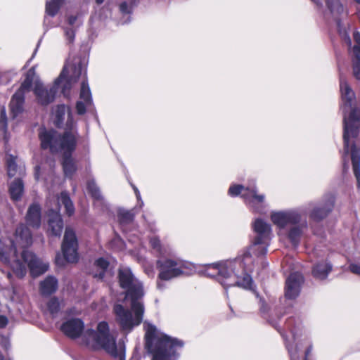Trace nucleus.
<instances>
[{
    "label": "nucleus",
    "instance_id": "nucleus-43",
    "mask_svg": "<svg viewBox=\"0 0 360 360\" xmlns=\"http://www.w3.org/2000/svg\"><path fill=\"white\" fill-rule=\"evenodd\" d=\"M60 8L58 4L51 0L46 5V12L49 15L53 17L58 13Z\"/></svg>",
    "mask_w": 360,
    "mask_h": 360
},
{
    "label": "nucleus",
    "instance_id": "nucleus-14",
    "mask_svg": "<svg viewBox=\"0 0 360 360\" xmlns=\"http://www.w3.org/2000/svg\"><path fill=\"white\" fill-rule=\"evenodd\" d=\"M271 221L280 229L287 225H297L301 221V215L295 211H281L271 214Z\"/></svg>",
    "mask_w": 360,
    "mask_h": 360
},
{
    "label": "nucleus",
    "instance_id": "nucleus-32",
    "mask_svg": "<svg viewBox=\"0 0 360 360\" xmlns=\"http://www.w3.org/2000/svg\"><path fill=\"white\" fill-rule=\"evenodd\" d=\"M79 99L85 101L89 105H93L91 92L87 79H83L81 83Z\"/></svg>",
    "mask_w": 360,
    "mask_h": 360
},
{
    "label": "nucleus",
    "instance_id": "nucleus-48",
    "mask_svg": "<svg viewBox=\"0 0 360 360\" xmlns=\"http://www.w3.org/2000/svg\"><path fill=\"white\" fill-rule=\"evenodd\" d=\"M64 131H70L76 134L77 143H78L79 134L76 129H74V121L71 116H69L65 124V128Z\"/></svg>",
    "mask_w": 360,
    "mask_h": 360
},
{
    "label": "nucleus",
    "instance_id": "nucleus-30",
    "mask_svg": "<svg viewBox=\"0 0 360 360\" xmlns=\"http://www.w3.org/2000/svg\"><path fill=\"white\" fill-rule=\"evenodd\" d=\"M24 192V184L21 179H15L10 185L8 193L11 199L14 202L21 200Z\"/></svg>",
    "mask_w": 360,
    "mask_h": 360
},
{
    "label": "nucleus",
    "instance_id": "nucleus-51",
    "mask_svg": "<svg viewBox=\"0 0 360 360\" xmlns=\"http://www.w3.org/2000/svg\"><path fill=\"white\" fill-rule=\"evenodd\" d=\"M7 129V116L4 109L0 112V130H6Z\"/></svg>",
    "mask_w": 360,
    "mask_h": 360
},
{
    "label": "nucleus",
    "instance_id": "nucleus-22",
    "mask_svg": "<svg viewBox=\"0 0 360 360\" xmlns=\"http://www.w3.org/2000/svg\"><path fill=\"white\" fill-rule=\"evenodd\" d=\"M144 295L143 290L135 288L133 292H130L129 295H125L126 299L130 300V311L134 315H143L144 306L141 301Z\"/></svg>",
    "mask_w": 360,
    "mask_h": 360
},
{
    "label": "nucleus",
    "instance_id": "nucleus-56",
    "mask_svg": "<svg viewBox=\"0 0 360 360\" xmlns=\"http://www.w3.org/2000/svg\"><path fill=\"white\" fill-rule=\"evenodd\" d=\"M349 269L352 274L360 276V265L352 263L349 265Z\"/></svg>",
    "mask_w": 360,
    "mask_h": 360
},
{
    "label": "nucleus",
    "instance_id": "nucleus-47",
    "mask_svg": "<svg viewBox=\"0 0 360 360\" xmlns=\"http://www.w3.org/2000/svg\"><path fill=\"white\" fill-rule=\"evenodd\" d=\"M64 79H65V82L62 86L61 93L65 97H69L70 95L72 84L75 82H73V81H70L68 78H65Z\"/></svg>",
    "mask_w": 360,
    "mask_h": 360
},
{
    "label": "nucleus",
    "instance_id": "nucleus-3",
    "mask_svg": "<svg viewBox=\"0 0 360 360\" xmlns=\"http://www.w3.org/2000/svg\"><path fill=\"white\" fill-rule=\"evenodd\" d=\"M84 343L94 349H103L114 358L125 360L124 347L117 349L115 338L110 333L108 323L101 321L98 323L96 330L87 329L83 336Z\"/></svg>",
    "mask_w": 360,
    "mask_h": 360
},
{
    "label": "nucleus",
    "instance_id": "nucleus-6",
    "mask_svg": "<svg viewBox=\"0 0 360 360\" xmlns=\"http://www.w3.org/2000/svg\"><path fill=\"white\" fill-rule=\"evenodd\" d=\"M360 134V108H352L348 117L343 120V145L345 153L349 151L350 139H356Z\"/></svg>",
    "mask_w": 360,
    "mask_h": 360
},
{
    "label": "nucleus",
    "instance_id": "nucleus-42",
    "mask_svg": "<svg viewBox=\"0 0 360 360\" xmlns=\"http://www.w3.org/2000/svg\"><path fill=\"white\" fill-rule=\"evenodd\" d=\"M6 167L8 176L11 178L17 173L18 165L16 164V158L10 155L6 160Z\"/></svg>",
    "mask_w": 360,
    "mask_h": 360
},
{
    "label": "nucleus",
    "instance_id": "nucleus-46",
    "mask_svg": "<svg viewBox=\"0 0 360 360\" xmlns=\"http://www.w3.org/2000/svg\"><path fill=\"white\" fill-rule=\"evenodd\" d=\"M113 312L115 315H131L130 310L125 308L121 304H115L113 307Z\"/></svg>",
    "mask_w": 360,
    "mask_h": 360
},
{
    "label": "nucleus",
    "instance_id": "nucleus-61",
    "mask_svg": "<svg viewBox=\"0 0 360 360\" xmlns=\"http://www.w3.org/2000/svg\"><path fill=\"white\" fill-rule=\"evenodd\" d=\"M8 323L7 316H0V328H3L6 326Z\"/></svg>",
    "mask_w": 360,
    "mask_h": 360
},
{
    "label": "nucleus",
    "instance_id": "nucleus-11",
    "mask_svg": "<svg viewBox=\"0 0 360 360\" xmlns=\"http://www.w3.org/2000/svg\"><path fill=\"white\" fill-rule=\"evenodd\" d=\"M21 257L27 264L30 276L36 278L44 274L49 269V264L44 263L37 255L28 250H23Z\"/></svg>",
    "mask_w": 360,
    "mask_h": 360
},
{
    "label": "nucleus",
    "instance_id": "nucleus-27",
    "mask_svg": "<svg viewBox=\"0 0 360 360\" xmlns=\"http://www.w3.org/2000/svg\"><path fill=\"white\" fill-rule=\"evenodd\" d=\"M143 316H117V323L121 330L129 333L134 327L142 322Z\"/></svg>",
    "mask_w": 360,
    "mask_h": 360
},
{
    "label": "nucleus",
    "instance_id": "nucleus-39",
    "mask_svg": "<svg viewBox=\"0 0 360 360\" xmlns=\"http://www.w3.org/2000/svg\"><path fill=\"white\" fill-rule=\"evenodd\" d=\"M66 112V106L64 104L58 105L55 109V125L57 127H60L63 123L65 119V115Z\"/></svg>",
    "mask_w": 360,
    "mask_h": 360
},
{
    "label": "nucleus",
    "instance_id": "nucleus-28",
    "mask_svg": "<svg viewBox=\"0 0 360 360\" xmlns=\"http://www.w3.org/2000/svg\"><path fill=\"white\" fill-rule=\"evenodd\" d=\"M332 271V265L326 262H321L315 264L311 269V274L314 278L319 280L326 279L329 273Z\"/></svg>",
    "mask_w": 360,
    "mask_h": 360
},
{
    "label": "nucleus",
    "instance_id": "nucleus-40",
    "mask_svg": "<svg viewBox=\"0 0 360 360\" xmlns=\"http://www.w3.org/2000/svg\"><path fill=\"white\" fill-rule=\"evenodd\" d=\"M13 259L14 263L12 266L13 271L18 278H22L27 273L26 266L18 257Z\"/></svg>",
    "mask_w": 360,
    "mask_h": 360
},
{
    "label": "nucleus",
    "instance_id": "nucleus-24",
    "mask_svg": "<svg viewBox=\"0 0 360 360\" xmlns=\"http://www.w3.org/2000/svg\"><path fill=\"white\" fill-rule=\"evenodd\" d=\"M58 288V281L53 276H48L39 283V290L42 297L54 294Z\"/></svg>",
    "mask_w": 360,
    "mask_h": 360
},
{
    "label": "nucleus",
    "instance_id": "nucleus-4",
    "mask_svg": "<svg viewBox=\"0 0 360 360\" xmlns=\"http://www.w3.org/2000/svg\"><path fill=\"white\" fill-rule=\"evenodd\" d=\"M207 270L212 269L217 275H229L228 270L231 272H236V270L240 269L242 271L252 272L255 267V261L250 250H247L239 257L233 260H227L224 262L213 263L206 265Z\"/></svg>",
    "mask_w": 360,
    "mask_h": 360
},
{
    "label": "nucleus",
    "instance_id": "nucleus-19",
    "mask_svg": "<svg viewBox=\"0 0 360 360\" xmlns=\"http://www.w3.org/2000/svg\"><path fill=\"white\" fill-rule=\"evenodd\" d=\"M253 230L257 233L253 240V245H263L269 239L271 231V226L262 219H257L253 224Z\"/></svg>",
    "mask_w": 360,
    "mask_h": 360
},
{
    "label": "nucleus",
    "instance_id": "nucleus-12",
    "mask_svg": "<svg viewBox=\"0 0 360 360\" xmlns=\"http://www.w3.org/2000/svg\"><path fill=\"white\" fill-rule=\"evenodd\" d=\"M334 207L335 198L333 195H328L313 207L310 211L309 218L316 222H319L330 214Z\"/></svg>",
    "mask_w": 360,
    "mask_h": 360
},
{
    "label": "nucleus",
    "instance_id": "nucleus-26",
    "mask_svg": "<svg viewBox=\"0 0 360 360\" xmlns=\"http://www.w3.org/2000/svg\"><path fill=\"white\" fill-rule=\"evenodd\" d=\"M350 153L353 172L356 179V186L360 189V147L353 143L351 145Z\"/></svg>",
    "mask_w": 360,
    "mask_h": 360
},
{
    "label": "nucleus",
    "instance_id": "nucleus-33",
    "mask_svg": "<svg viewBox=\"0 0 360 360\" xmlns=\"http://www.w3.org/2000/svg\"><path fill=\"white\" fill-rule=\"evenodd\" d=\"M35 75L36 72L34 68L32 67L30 68L25 74V78L24 81L22 82L20 88L18 90H21V91L24 93L25 91H30L32 86Z\"/></svg>",
    "mask_w": 360,
    "mask_h": 360
},
{
    "label": "nucleus",
    "instance_id": "nucleus-64",
    "mask_svg": "<svg viewBox=\"0 0 360 360\" xmlns=\"http://www.w3.org/2000/svg\"><path fill=\"white\" fill-rule=\"evenodd\" d=\"M0 360H12L10 357H5L0 353Z\"/></svg>",
    "mask_w": 360,
    "mask_h": 360
},
{
    "label": "nucleus",
    "instance_id": "nucleus-15",
    "mask_svg": "<svg viewBox=\"0 0 360 360\" xmlns=\"http://www.w3.org/2000/svg\"><path fill=\"white\" fill-rule=\"evenodd\" d=\"M47 218V236L49 237H60L64 228V223L59 211L53 209L49 210Z\"/></svg>",
    "mask_w": 360,
    "mask_h": 360
},
{
    "label": "nucleus",
    "instance_id": "nucleus-16",
    "mask_svg": "<svg viewBox=\"0 0 360 360\" xmlns=\"http://www.w3.org/2000/svg\"><path fill=\"white\" fill-rule=\"evenodd\" d=\"M304 282L303 276L299 272H293L289 275L285 281V296L287 299H296L301 290Z\"/></svg>",
    "mask_w": 360,
    "mask_h": 360
},
{
    "label": "nucleus",
    "instance_id": "nucleus-34",
    "mask_svg": "<svg viewBox=\"0 0 360 360\" xmlns=\"http://www.w3.org/2000/svg\"><path fill=\"white\" fill-rule=\"evenodd\" d=\"M60 199L61 203L65 207L66 214L68 217L72 216L75 213V206L69 194L65 191L61 192L60 195Z\"/></svg>",
    "mask_w": 360,
    "mask_h": 360
},
{
    "label": "nucleus",
    "instance_id": "nucleus-63",
    "mask_svg": "<svg viewBox=\"0 0 360 360\" xmlns=\"http://www.w3.org/2000/svg\"><path fill=\"white\" fill-rule=\"evenodd\" d=\"M55 3L58 4L59 6H62L65 2V0H53Z\"/></svg>",
    "mask_w": 360,
    "mask_h": 360
},
{
    "label": "nucleus",
    "instance_id": "nucleus-62",
    "mask_svg": "<svg viewBox=\"0 0 360 360\" xmlns=\"http://www.w3.org/2000/svg\"><path fill=\"white\" fill-rule=\"evenodd\" d=\"M77 17L76 15H70L68 18V22L70 25L72 26L77 21Z\"/></svg>",
    "mask_w": 360,
    "mask_h": 360
},
{
    "label": "nucleus",
    "instance_id": "nucleus-54",
    "mask_svg": "<svg viewBox=\"0 0 360 360\" xmlns=\"http://www.w3.org/2000/svg\"><path fill=\"white\" fill-rule=\"evenodd\" d=\"M0 345L6 351H8L11 347L9 338L8 337L0 335Z\"/></svg>",
    "mask_w": 360,
    "mask_h": 360
},
{
    "label": "nucleus",
    "instance_id": "nucleus-38",
    "mask_svg": "<svg viewBox=\"0 0 360 360\" xmlns=\"http://www.w3.org/2000/svg\"><path fill=\"white\" fill-rule=\"evenodd\" d=\"M62 301H60L57 297L53 296L49 299L46 303V307L48 311L51 315L58 314L61 308Z\"/></svg>",
    "mask_w": 360,
    "mask_h": 360
},
{
    "label": "nucleus",
    "instance_id": "nucleus-1",
    "mask_svg": "<svg viewBox=\"0 0 360 360\" xmlns=\"http://www.w3.org/2000/svg\"><path fill=\"white\" fill-rule=\"evenodd\" d=\"M76 134L70 131L58 132L53 129L41 127L38 138L40 148L52 155L61 154V166L64 175L72 179L77 171L75 159L72 157L77 149Z\"/></svg>",
    "mask_w": 360,
    "mask_h": 360
},
{
    "label": "nucleus",
    "instance_id": "nucleus-60",
    "mask_svg": "<svg viewBox=\"0 0 360 360\" xmlns=\"http://www.w3.org/2000/svg\"><path fill=\"white\" fill-rule=\"evenodd\" d=\"M353 39L356 43L355 45H360V32L358 30L354 31Z\"/></svg>",
    "mask_w": 360,
    "mask_h": 360
},
{
    "label": "nucleus",
    "instance_id": "nucleus-21",
    "mask_svg": "<svg viewBox=\"0 0 360 360\" xmlns=\"http://www.w3.org/2000/svg\"><path fill=\"white\" fill-rule=\"evenodd\" d=\"M25 221L27 226L38 229L41 224V207L38 202L32 203L27 211Z\"/></svg>",
    "mask_w": 360,
    "mask_h": 360
},
{
    "label": "nucleus",
    "instance_id": "nucleus-35",
    "mask_svg": "<svg viewBox=\"0 0 360 360\" xmlns=\"http://www.w3.org/2000/svg\"><path fill=\"white\" fill-rule=\"evenodd\" d=\"M302 235V229L300 226H294L292 228L290 229L288 233V238L292 245L295 247L298 246L300 238Z\"/></svg>",
    "mask_w": 360,
    "mask_h": 360
},
{
    "label": "nucleus",
    "instance_id": "nucleus-41",
    "mask_svg": "<svg viewBox=\"0 0 360 360\" xmlns=\"http://www.w3.org/2000/svg\"><path fill=\"white\" fill-rule=\"evenodd\" d=\"M117 218L120 224H128L134 221V213L131 210H122L118 212Z\"/></svg>",
    "mask_w": 360,
    "mask_h": 360
},
{
    "label": "nucleus",
    "instance_id": "nucleus-17",
    "mask_svg": "<svg viewBox=\"0 0 360 360\" xmlns=\"http://www.w3.org/2000/svg\"><path fill=\"white\" fill-rule=\"evenodd\" d=\"M118 281L121 288L125 290V295L133 292L134 289L139 288L143 290L142 283L137 280L129 269L118 271Z\"/></svg>",
    "mask_w": 360,
    "mask_h": 360
},
{
    "label": "nucleus",
    "instance_id": "nucleus-20",
    "mask_svg": "<svg viewBox=\"0 0 360 360\" xmlns=\"http://www.w3.org/2000/svg\"><path fill=\"white\" fill-rule=\"evenodd\" d=\"M18 257V251L13 239L0 240V261L8 264L12 259Z\"/></svg>",
    "mask_w": 360,
    "mask_h": 360
},
{
    "label": "nucleus",
    "instance_id": "nucleus-49",
    "mask_svg": "<svg viewBox=\"0 0 360 360\" xmlns=\"http://www.w3.org/2000/svg\"><path fill=\"white\" fill-rule=\"evenodd\" d=\"M28 319H26L25 321H28V322H30L34 325H37L38 326L39 328H42L43 330H48L49 328V326H45V325H41L40 323H39V319L40 318H46V316H27Z\"/></svg>",
    "mask_w": 360,
    "mask_h": 360
},
{
    "label": "nucleus",
    "instance_id": "nucleus-37",
    "mask_svg": "<svg viewBox=\"0 0 360 360\" xmlns=\"http://www.w3.org/2000/svg\"><path fill=\"white\" fill-rule=\"evenodd\" d=\"M86 189L91 197L96 200L102 199V195L98 186L94 180H89L86 183Z\"/></svg>",
    "mask_w": 360,
    "mask_h": 360
},
{
    "label": "nucleus",
    "instance_id": "nucleus-7",
    "mask_svg": "<svg viewBox=\"0 0 360 360\" xmlns=\"http://www.w3.org/2000/svg\"><path fill=\"white\" fill-rule=\"evenodd\" d=\"M66 68H63L60 75L55 80L54 84L50 88L45 86L41 82H36L33 89L37 103L42 106H47L55 100L58 86L62 79L66 76Z\"/></svg>",
    "mask_w": 360,
    "mask_h": 360
},
{
    "label": "nucleus",
    "instance_id": "nucleus-36",
    "mask_svg": "<svg viewBox=\"0 0 360 360\" xmlns=\"http://www.w3.org/2000/svg\"><path fill=\"white\" fill-rule=\"evenodd\" d=\"M326 6L330 13L341 15L344 12V6L340 0H325Z\"/></svg>",
    "mask_w": 360,
    "mask_h": 360
},
{
    "label": "nucleus",
    "instance_id": "nucleus-13",
    "mask_svg": "<svg viewBox=\"0 0 360 360\" xmlns=\"http://www.w3.org/2000/svg\"><path fill=\"white\" fill-rule=\"evenodd\" d=\"M229 273L226 275H219L221 277L225 279H232V282L226 283L229 287L230 286H238L245 290H252L253 285V280L248 271H242L240 269L236 270V272H231L228 270Z\"/></svg>",
    "mask_w": 360,
    "mask_h": 360
},
{
    "label": "nucleus",
    "instance_id": "nucleus-10",
    "mask_svg": "<svg viewBox=\"0 0 360 360\" xmlns=\"http://www.w3.org/2000/svg\"><path fill=\"white\" fill-rule=\"evenodd\" d=\"M66 68V76L62 79L68 78L73 82H77L80 77L83 76V79H87L86 76V62L84 57L81 56H75L72 62L68 65H65Z\"/></svg>",
    "mask_w": 360,
    "mask_h": 360
},
{
    "label": "nucleus",
    "instance_id": "nucleus-57",
    "mask_svg": "<svg viewBox=\"0 0 360 360\" xmlns=\"http://www.w3.org/2000/svg\"><path fill=\"white\" fill-rule=\"evenodd\" d=\"M352 51L356 59L355 61H360V45H354Z\"/></svg>",
    "mask_w": 360,
    "mask_h": 360
},
{
    "label": "nucleus",
    "instance_id": "nucleus-45",
    "mask_svg": "<svg viewBox=\"0 0 360 360\" xmlns=\"http://www.w3.org/2000/svg\"><path fill=\"white\" fill-rule=\"evenodd\" d=\"M258 245H254L253 243L250 246V248L248 250H252L254 255L259 257L262 256H264L267 252V248L266 246H259Z\"/></svg>",
    "mask_w": 360,
    "mask_h": 360
},
{
    "label": "nucleus",
    "instance_id": "nucleus-23",
    "mask_svg": "<svg viewBox=\"0 0 360 360\" xmlns=\"http://www.w3.org/2000/svg\"><path fill=\"white\" fill-rule=\"evenodd\" d=\"M24 104L25 93L21 91V90H17L12 96L9 103L11 115L13 118L18 117L23 112Z\"/></svg>",
    "mask_w": 360,
    "mask_h": 360
},
{
    "label": "nucleus",
    "instance_id": "nucleus-52",
    "mask_svg": "<svg viewBox=\"0 0 360 360\" xmlns=\"http://www.w3.org/2000/svg\"><path fill=\"white\" fill-rule=\"evenodd\" d=\"M149 244L153 249L158 252L161 250V242L158 237H152L149 240Z\"/></svg>",
    "mask_w": 360,
    "mask_h": 360
},
{
    "label": "nucleus",
    "instance_id": "nucleus-9",
    "mask_svg": "<svg viewBox=\"0 0 360 360\" xmlns=\"http://www.w3.org/2000/svg\"><path fill=\"white\" fill-rule=\"evenodd\" d=\"M78 242L74 230L67 227L65 231L61 250L64 259L68 262L75 263L78 260Z\"/></svg>",
    "mask_w": 360,
    "mask_h": 360
},
{
    "label": "nucleus",
    "instance_id": "nucleus-55",
    "mask_svg": "<svg viewBox=\"0 0 360 360\" xmlns=\"http://www.w3.org/2000/svg\"><path fill=\"white\" fill-rule=\"evenodd\" d=\"M0 345L6 351H8L11 347L9 338L8 337L0 335Z\"/></svg>",
    "mask_w": 360,
    "mask_h": 360
},
{
    "label": "nucleus",
    "instance_id": "nucleus-25",
    "mask_svg": "<svg viewBox=\"0 0 360 360\" xmlns=\"http://www.w3.org/2000/svg\"><path fill=\"white\" fill-rule=\"evenodd\" d=\"M340 89L341 92V98L345 107H352L356 96L355 93L350 87L346 79L340 77Z\"/></svg>",
    "mask_w": 360,
    "mask_h": 360
},
{
    "label": "nucleus",
    "instance_id": "nucleus-5",
    "mask_svg": "<svg viewBox=\"0 0 360 360\" xmlns=\"http://www.w3.org/2000/svg\"><path fill=\"white\" fill-rule=\"evenodd\" d=\"M156 268L159 271L158 278L164 281L188 275L193 269L191 264L168 258L157 260Z\"/></svg>",
    "mask_w": 360,
    "mask_h": 360
},
{
    "label": "nucleus",
    "instance_id": "nucleus-18",
    "mask_svg": "<svg viewBox=\"0 0 360 360\" xmlns=\"http://www.w3.org/2000/svg\"><path fill=\"white\" fill-rule=\"evenodd\" d=\"M60 330L68 338L76 339L82 334L84 330V321L75 316L63 322L60 327Z\"/></svg>",
    "mask_w": 360,
    "mask_h": 360
},
{
    "label": "nucleus",
    "instance_id": "nucleus-8",
    "mask_svg": "<svg viewBox=\"0 0 360 360\" xmlns=\"http://www.w3.org/2000/svg\"><path fill=\"white\" fill-rule=\"evenodd\" d=\"M228 194L231 197L240 196L245 203L250 206L261 204L264 200V195L257 193L255 185L245 186L242 184H232L228 190Z\"/></svg>",
    "mask_w": 360,
    "mask_h": 360
},
{
    "label": "nucleus",
    "instance_id": "nucleus-2",
    "mask_svg": "<svg viewBox=\"0 0 360 360\" xmlns=\"http://www.w3.org/2000/svg\"><path fill=\"white\" fill-rule=\"evenodd\" d=\"M146 347L153 355L152 360H178L184 342L160 330L154 324L143 322Z\"/></svg>",
    "mask_w": 360,
    "mask_h": 360
},
{
    "label": "nucleus",
    "instance_id": "nucleus-29",
    "mask_svg": "<svg viewBox=\"0 0 360 360\" xmlns=\"http://www.w3.org/2000/svg\"><path fill=\"white\" fill-rule=\"evenodd\" d=\"M109 266L110 262L107 259L104 257H99L96 259L93 264V266L96 269L95 272L93 271L91 273L93 277L102 281L105 276V273L109 268Z\"/></svg>",
    "mask_w": 360,
    "mask_h": 360
},
{
    "label": "nucleus",
    "instance_id": "nucleus-58",
    "mask_svg": "<svg viewBox=\"0 0 360 360\" xmlns=\"http://www.w3.org/2000/svg\"><path fill=\"white\" fill-rule=\"evenodd\" d=\"M259 308L262 313H265L268 310V304L264 298L259 299Z\"/></svg>",
    "mask_w": 360,
    "mask_h": 360
},
{
    "label": "nucleus",
    "instance_id": "nucleus-50",
    "mask_svg": "<svg viewBox=\"0 0 360 360\" xmlns=\"http://www.w3.org/2000/svg\"><path fill=\"white\" fill-rule=\"evenodd\" d=\"M64 32L68 44H73L75 38V30L73 28L65 27L64 28Z\"/></svg>",
    "mask_w": 360,
    "mask_h": 360
},
{
    "label": "nucleus",
    "instance_id": "nucleus-31",
    "mask_svg": "<svg viewBox=\"0 0 360 360\" xmlns=\"http://www.w3.org/2000/svg\"><path fill=\"white\" fill-rule=\"evenodd\" d=\"M15 235L26 245L32 244V233L26 225L20 224L15 229Z\"/></svg>",
    "mask_w": 360,
    "mask_h": 360
},
{
    "label": "nucleus",
    "instance_id": "nucleus-59",
    "mask_svg": "<svg viewBox=\"0 0 360 360\" xmlns=\"http://www.w3.org/2000/svg\"><path fill=\"white\" fill-rule=\"evenodd\" d=\"M120 10L123 13H130L131 11L129 9L128 4L125 1L122 2L120 5Z\"/></svg>",
    "mask_w": 360,
    "mask_h": 360
},
{
    "label": "nucleus",
    "instance_id": "nucleus-44",
    "mask_svg": "<svg viewBox=\"0 0 360 360\" xmlns=\"http://www.w3.org/2000/svg\"><path fill=\"white\" fill-rule=\"evenodd\" d=\"M92 105L87 104L85 101L80 100L76 102L75 108L76 112L79 115H83L86 112V108L91 106Z\"/></svg>",
    "mask_w": 360,
    "mask_h": 360
},
{
    "label": "nucleus",
    "instance_id": "nucleus-53",
    "mask_svg": "<svg viewBox=\"0 0 360 360\" xmlns=\"http://www.w3.org/2000/svg\"><path fill=\"white\" fill-rule=\"evenodd\" d=\"M353 75L354 77L360 81V61H354L352 64Z\"/></svg>",
    "mask_w": 360,
    "mask_h": 360
}]
</instances>
